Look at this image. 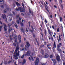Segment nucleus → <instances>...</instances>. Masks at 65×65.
Returning a JSON list of instances; mask_svg holds the SVG:
<instances>
[{
    "instance_id": "1",
    "label": "nucleus",
    "mask_w": 65,
    "mask_h": 65,
    "mask_svg": "<svg viewBox=\"0 0 65 65\" xmlns=\"http://www.w3.org/2000/svg\"><path fill=\"white\" fill-rule=\"evenodd\" d=\"M15 42L13 43V45L14 46H16L17 45V46L16 47V49L14 53V58L15 60H17L18 59V57H19V55H20V51H19V46L18 45V43L17 42V41L16 40H15Z\"/></svg>"
},
{
    "instance_id": "2",
    "label": "nucleus",
    "mask_w": 65,
    "mask_h": 65,
    "mask_svg": "<svg viewBox=\"0 0 65 65\" xmlns=\"http://www.w3.org/2000/svg\"><path fill=\"white\" fill-rule=\"evenodd\" d=\"M26 43L27 46L25 45V50L27 51V50L29 49V47L30 46V44L29 42L28 41H27Z\"/></svg>"
},
{
    "instance_id": "3",
    "label": "nucleus",
    "mask_w": 65,
    "mask_h": 65,
    "mask_svg": "<svg viewBox=\"0 0 65 65\" xmlns=\"http://www.w3.org/2000/svg\"><path fill=\"white\" fill-rule=\"evenodd\" d=\"M15 10H16V11H19V10H20L21 12H25V9L21 7H18V8H16L15 9Z\"/></svg>"
},
{
    "instance_id": "4",
    "label": "nucleus",
    "mask_w": 65,
    "mask_h": 65,
    "mask_svg": "<svg viewBox=\"0 0 65 65\" xmlns=\"http://www.w3.org/2000/svg\"><path fill=\"white\" fill-rule=\"evenodd\" d=\"M56 55H57L56 57ZM56 57V59L57 61L58 62H61V59H60V57L59 55H58V54H56L55 55Z\"/></svg>"
},
{
    "instance_id": "5",
    "label": "nucleus",
    "mask_w": 65,
    "mask_h": 65,
    "mask_svg": "<svg viewBox=\"0 0 65 65\" xmlns=\"http://www.w3.org/2000/svg\"><path fill=\"white\" fill-rule=\"evenodd\" d=\"M39 59L38 57H37L36 58V60L35 61V65H38V63H39Z\"/></svg>"
},
{
    "instance_id": "6",
    "label": "nucleus",
    "mask_w": 65,
    "mask_h": 65,
    "mask_svg": "<svg viewBox=\"0 0 65 65\" xmlns=\"http://www.w3.org/2000/svg\"><path fill=\"white\" fill-rule=\"evenodd\" d=\"M47 28L48 29V31L49 34L50 36H52V35H53V32H51V30H50V28H49V27H47Z\"/></svg>"
},
{
    "instance_id": "7",
    "label": "nucleus",
    "mask_w": 65,
    "mask_h": 65,
    "mask_svg": "<svg viewBox=\"0 0 65 65\" xmlns=\"http://www.w3.org/2000/svg\"><path fill=\"white\" fill-rule=\"evenodd\" d=\"M60 46H59V45H57V50L58 52H59L60 53H61L62 52V50L61 49H60Z\"/></svg>"
},
{
    "instance_id": "8",
    "label": "nucleus",
    "mask_w": 65,
    "mask_h": 65,
    "mask_svg": "<svg viewBox=\"0 0 65 65\" xmlns=\"http://www.w3.org/2000/svg\"><path fill=\"white\" fill-rule=\"evenodd\" d=\"M3 25L4 26V28L5 31H7V29L6 28L7 26H6V24L5 23H3Z\"/></svg>"
},
{
    "instance_id": "9",
    "label": "nucleus",
    "mask_w": 65,
    "mask_h": 65,
    "mask_svg": "<svg viewBox=\"0 0 65 65\" xmlns=\"http://www.w3.org/2000/svg\"><path fill=\"white\" fill-rule=\"evenodd\" d=\"M56 42H54V44L53 45V51L54 52H55V48H56Z\"/></svg>"
},
{
    "instance_id": "10",
    "label": "nucleus",
    "mask_w": 65,
    "mask_h": 65,
    "mask_svg": "<svg viewBox=\"0 0 65 65\" xmlns=\"http://www.w3.org/2000/svg\"><path fill=\"white\" fill-rule=\"evenodd\" d=\"M31 54V51H29L27 52V53H26L25 56H30Z\"/></svg>"
},
{
    "instance_id": "11",
    "label": "nucleus",
    "mask_w": 65,
    "mask_h": 65,
    "mask_svg": "<svg viewBox=\"0 0 65 65\" xmlns=\"http://www.w3.org/2000/svg\"><path fill=\"white\" fill-rule=\"evenodd\" d=\"M44 4L45 5L46 7H45V9H46V10H47V11L49 12V13H50V11H49V10L47 9H48V7H47V5H46L45 3H44Z\"/></svg>"
},
{
    "instance_id": "12",
    "label": "nucleus",
    "mask_w": 65,
    "mask_h": 65,
    "mask_svg": "<svg viewBox=\"0 0 65 65\" xmlns=\"http://www.w3.org/2000/svg\"><path fill=\"white\" fill-rule=\"evenodd\" d=\"M43 57L45 58H48V55L47 54L45 53Z\"/></svg>"
},
{
    "instance_id": "13",
    "label": "nucleus",
    "mask_w": 65,
    "mask_h": 65,
    "mask_svg": "<svg viewBox=\"0 0 65 65\" xmlns=\"http://www.w3.org/2000/svg\"><path fill=\"white\" fill-rule=\"evenodd\" d=\"M18 39L19 43H21V37L20 35L18 36Z\"/></svg>"
},
{
    "instance_id": "14",
    "label": "nucleus",
    "mask_w": 65,
    "mask_h": 65,
    "mask_svg": "<svg viewBox=\"0 0 65 65\" xmlns=\"http://www.w3.org/2000/svg\"><path fill=\"white\" fill-rule=\"evenodd\" d=\"M29 10L30 13L31 14L32 16H33V12L32 11L31 12V9H30V8H29Z\"/></svg>"
},
{
    "instance_id": "15",
    "label": "nucleus",
    "mask_w": 65,
    "mask_h": 65,
    "mask_svg": "<svg viewBox=\"0 0 65 65\" xmlns=\"http://www.w3.org/2000/svg\"><path fill=\"white\" fill-rule=\"evenodd\" d=\"M31 29H29V31H30L31 33H33V32H34V28H33V27L32 26H31Z\"/></svg>"
},
{
    "instance_id": "16",
    "label": "nucleus",
    "mask_w": 65,
    "mask_h": 65,
    "mask_svg": "<svg viewBox=\"0 0 65 65\" xmlns=\"http://www.w3.org/2000/svg\"><path fill=\"white\" fill-rule=\"evenodd\" d=\"M2 17L3 19H5L6 18V15L4 14L2 15Z\"/></svg>"
},
{
    "instance_id": "17",
    "label": "nucleus",
    "mask_w": 65,
    "mask_h": 65,
    "mask_svg": "<svg viewBox=\"0 0 65 65\" xmlns=\"http://www.w3.org/2000/svg\"><path fill=\"white\" fill-rule=\"evenodd\" d=\"M52 61H53L54 63L53 65H56V59H53Z\"/></svg>"
},
{
    "instance_id": "18",
    "label": "nucleus",
    "mask_w": 65,
    "mask_h": 65,
    "mask_svg": "<svg viewBox=\"0 0 65 65\" xmlns=\"http://www.w3.org/2000/svg\"><path fill=\"white\" fill-rule=\"evenodd\" d=\"M59 39L58 40V42H60V40H62V39L61 38V35H59Z\"/></svg>"
},
{
    "instance_id": "19",
    "label": "nucleus",
    "mask_w": 65,
    "mask_h": 65,
    "mask_svg": "<svg viewBox=\"0 0 65 65\" xmlns=\"http://www.w3.org/2000/svg\"><path fill=\"white\" fill-rule=\"evenodd\" d=\"M51 45V44H49L48 45H47V47L49 49H50V50H51V47L50 46L49 47V46H50Z\"/></svg>"
},
{
    "instance_id": "20",
    "label": "nucleus",
    "mask_w": 65,
    "mask_h": 65,
    "mask_svg": "<svg viewBox=\"0 0 65 65\" xmlns=\"http://www.w3.org/2000/svg\"><path fill=\"white\" fill-rule=\"evenodd\" d=\"M13 29L11 27L10 28H9L8 29V31L9 32V33H10V32L11 31H12V30Z\"/></svg>"
},
{
    "instance_id": "21",
    "label": "nucleus",
    "mask_w": 65,
    "mask_h": 65,
    "mask_svg": "<svg viewBox=\"0 0 65 65\" xmlns=\"http://www.w3.org/2000/svg\"><path fill=\"white\" fill-rule=\"evenodd\" d=\"M17 6H21V4H20L18 2H17L16 1L15 2Z\"/></svg>"
},
{
    "instance_id": "22",
    "label": "nucleus",
    "mask_w": 65,
    "mask_h": 65,
    "mask_svg": "<svg viewBox=\"0 0 65 65\" xmlns=\"http://www.w3.org/2000/svg\"><path fill=\"white\" fill-rule=\"evenodd\" d=\"M25 63H26V60L24 59L23 60L22 65H24V64H25Z\"/></svg>"
},
{
    "instance_id": "23",
    "label": "nucleus",
    "mask_w": 65,
    "mask_h": 65,
    "mask_svg": "<svg viewBox=\"0 0 65 65\" xmlns=\"http://www.w3.org/2000/svg\"><path fill=\"white\" fill-rule=\"evenodd\" d=\"M41 50L42 54V55H44V51L43 50H42V49H41Z\"/></svg>"
},
{
    "instance_id": "24",
    "label": "nucleus",
    "mask_w": 65,
    "mask_h": 65,
    "mask_svg": "<svg viewBox=\"0 0 65 65\" xmlns=\"http://www.w3.org/2000/svg\"><path fill=\"white\" fill-rule=\"evenodd\" d=\"M14 26L15 27L17 28V29H18V25L16 24V23H15V25H14Z\"/></svg>"
},
{
    "instance_id": "25",
    "label": "nucleus",
    "mask_w": 65,
    "mask_h": 65,
    "mask_svg": "<svg viewBox=\"0 0 65 65\" xmlns=\"http://www.w3.org/2000/svg\"><path fill=\"white\" fill-rule=\"evenodd\" d=\"M30 56L31 58L32 61H34V59H33V57H32V55H30Z\"/></svg>"
},
{
    "instance_id": "26",
    "label": "nucleus",
    "mask_w": 65,
    "mask_h": 65,
    "mask_svg": "<svg viewBox=\"0 0 65 65\" xmlns=\"http://www.w3.org/2000/svg\"><path fill=\"white\" fill-rule=\"evenodd\" d=\"M63 20L62 19V17H60V22H62Z\"/></svg>"
},
{
    "instance_id": "27",
    "label": "nucleus",
    "mask_w": 65,
    "mask_h": 65,
    "mask_svg": "<svg viewBox=\"0 0 65 65\" xmlns=\"http://www.w3.org/2000/svg\"><path fill=\"white\" fill-rule=\"evenodd\" d=\"M24 56H25V54H24L21 57V58H22V59H23L24 57Z\"/></svg>"
},
{
    "instance_id": "28",
    "label": "nucleus",
    "mask_w": 65,
    "mask_h": 65,
    "mask_svg": "<svg viewBox=\"0 0 65 65\" xmlns=\"http://www.w3.org/2000/svg\"><path fill=\"white\" fill-rule=\"evenodd\" d=\"M20 24L21 25V26H23V23L21 21L20 22Z\"/></svg>"
},
{
    "instance_id": "29",
    "label": "nucleus",
    "mask_w": 65,
    "mask_h": 65,
    "mask_svg": "<svg viewBox=\"0 0 65 65\" xmlns=\"http://www.w3.org/2000/svg\"><path fill=\"white\" fill-rule=\"evenodd\" d=\"M16 23H17L18 24H20V22H19V20H17L16 21Z\"/></svg>"
},
{
    "instance_id": "30",
    "label": "nucleus",
    "mask_w": 65,
    "mask_h": 65,
    "mask_svg": "<svg viewBox=\"0 0 65 65\" xmlns=\"http://www.w3.org/2000/svg\"><path fill=\"white\" fill-rule=\"evenodd\" d=\"M51 36L52 37H51V40L52 41H53L54 40V39L53 38V36L52 35V36Z\"/></svg>"
},
{
    "instance_id": "31",
    "label": "nucleus",
    "mask_w": 65,
    "mask_h": 65,
    "mask_svg": "<svg viewBox=\"0 0 65 65\" xmlns=\"http://www.w3.org/2000/svg\"><path fill=\"white\" fill-rule=\"evenodd\" d=\"M19 17H20V15H19V14L16 15L17 18H19Z\"/></svg>"
},
{
    "instance_id": "32",
    "label": "nucleus",
    "mask_w": 65,
    "mask_h": 65,
    "mask_svg": "<svg viewBox=\"0 0 65 65\" xmlns=\"http://www.w3.org/2000/svg\"><path fill=\"white\" fill-rule=\"evenodd\" d=\"M9 20L10 21H12V18L11 17H10L9 18Z\"/></svg>"
},
{
    "instance_id": "33",
    "label": "nucleus",
    "mask_w": 65,
    "mask_h": 65,
    "mask_svg": "<svg viewBox=\"0 0 65 65\" xmlns=\"http://www.w3.org/2000/svg\"><path fill=\"white\" fill-rule=\"evenodd\" d=\"M21 31H22V32H23V31H24V28H23V27L21 28Z\"/></svg>"
},
{
    "instance_id": "34",
    "label": "nucleus",
    "mask_w": 65,
    "mask_h": 65,
    "mask_svg": "<svg viewBox=\"0 0 65 65\" xmlns=\"http://www.w3.org/2000/svg\"><path fill=\"white\" fill-rule=\"evenodd\" d=\"M45 35V36L46 35V30H45V32H44Z\"/></svg>"
},
{
    "instance_id": "35",
    "label": "nucleus",
    "mask_w": 65,
    "mask_h": 65,
    "mask_svg": "<svg viewBox=\"0 0 65 65\" xmlns=\"http://www.w3.org/2000/svg\"><path fill=\"white\" fill-rule=\"evenodd\" d=\"M4 13H6V12H7V10H5L4 11Z\"/></svg>"
},
{
    "instance_id": "36",
    "label": "nucleus",
    "mask_w": 65,
    "mask_h": 65,
    "mask_svg": "<svg viewBox=\"0 0 65 65\" xmlns=\"http://www.w3.org/2000/svg\"><path fill=\"white\" fill-rule=\"evenodd\" d=\"M1 30H2V26H0V32L1 31Z\"/></svg>"
},
{
    "instance_id": "37",
    "label": "nucleus",
    "mask_w": 65,
    "mask_h": 65,
    "mask_svg": "<svg viewBox=\"0 0 65 65\" xmlns=\"http://www.w3.org/2000/svg\"><path fill=\"white\" fill-rule=\"evenodd\" d=\"M1 8H4V6H3V5H1Z\"/></svg>"
},
{
    "instance_id": "38",
    "label": "nucleus",
    "mask_w": 65,
    "mask_h": 65,
    "mask_svg": "<svg viewBox=\"0 0 65 65\" xmlns=\"http://www.w3.org/2000/svg\"><path fill=\"white\" fill-rule=\"evenodd\" d=\"M50 58H51V59H52L53 58V55H52L50 56Z\"/></svg>"
},
{
    "instance_id": "39",
    "label": "nucleus",
    "mask_w": 65,
    "mask_h": 65,
    "mask_svg": "<svg viewBox=\"0 0 65 65\" xmlns=\"http://www.w3.org/2000/svg\"><path fill=\"white\" fill-rule=\"evenodd\" d=\"M12 24H11V25H9V24H8V26L9 27V28H10V26H12Z\"/></svg>"
},
{
    "instance_id": "40",
    "label": "nucleus",
    "mask_w": 65,
    "mask_h": 65,
    "mask_svg": "<svg viewBox=\"0 0 65 65\" xmlns=\"http://www.w3.org/2000/svg\"><path fill=\"white\" fill-rule=\"evenodd\" d=\"M40 34H41L42 36V37H43V34H42V32H40Z\"/></svg>"
},
{
    "instance_id": "41",
    "label": "nucleus",
    "mask_w": 65,
    "mask_h": 65,
    "mask_svg": "<svg viewBox=\"0 0 65 65\" xmlns=\"http://www.w3.org/2000/svg\"><path fill=\"white\" fill-rule=\"evenodd\" d=\"M22 5L23 6V8H25V7L24 6V5L23 4V3H22Z\"/></svg>"
},
{
    "instance_id": "42",
    "label": "nucleus",
    "mask_w": 65,
    "mask_h": 65,
    "mask_svg": "<svg viewBox=\"0 0 65 65\" xmlns=\"http://www.w3.org/2000/svg\"><path fill=\"white\" fill-rule=\"evenodd\" d=\"M41 64L42 65H46V64H45V63H41Z\"/></svg>"
},
{
    "instance_id": "43",
    "label": "nucleus",
    "mask_w": 65,
    "mask_h": 65,
    "mask_svg": "<svg viewBox=\"0 0 65 65\" xmlns=\"http://www.w3.org/2000/svg\"><path fill=\"white\" fill-rule=\"evenodd\" d=\"M11 61L10 60H9L8 61V64H9L10 63H11Z\"/></svg>"
},
{
    "instance_id": "44",
    "label": "nucleus",
    "mask_w": 65,
    "mask_h": 65,
    "mask_svg": "<svg viewBox=\"0 0 65 65\" xmlns=\"http://www.w3.org/2000/svg\"><path fill=\"white\" fill-rule=\"evenodd\" d=\"M44 47V45H41L40 46V47Z\"/></svg>"
},
{
    "instance_id": "45",
    "label": "nucleus",
    "mask_w": 65,
    "mask_h": 65,
    "mask_svg": "<svg viewBox=\"0 0 65 65\" xmlns=\"http://www.w3.org/2000/svg\"><path fill=\"white\" fill-rule=\"evenodd\" d=\"M4 64H7V61L5 62Z\"/></svg>"
},
{
    "instance_id": "46",
    "label": "nucleus",
    "mask_w": 65,
    "mask_h": 65,
    "mask_svg": "<svg viewBox=\"0 0 65 65\" xmlns=\"http://www.w3.org/2000/svg\"><path fill=\"white\" fill-rule=\"evenodd\" d=\"M57 31L58 32H59V28H57Z\"/></svg>"
},
{
    "instance_id": "47",
    "label": "nucleus",
    "mask_w": 65,
    "mask_h": 65,
    "mask_svg": "<svg viewBox=\"0 0 65 65\" xmlns=\"http://www.w3.org/2000/svg\"><path fill=\"white\" fill-rule=\"evenodd\" d=\"M45 21L46 23H47V21H46V19H45Z\"/></svg>"
},
{
    "instance_id": "48",
    "label": "nucleus",
    "mask_w": 65,
    "mask_h": 65,
    "mask_svg": "<svg viewBox=\"0 0 65 65\" xmlns=\"http://www.w3.org/2000/svg\"><path fill=\"white\" fill-rule=\"evenodd\" d=\"M35 39L36 40V42H37V43H38V41H37V39L35 38Z\"/></svg>"
},
{
    "instance_id": "49",
    "label": "nucleus",
    "mask_w": 65,
    "mask_h": 65,
    "mask_svg": "<svg viewBox=\"0 0 65 65\" xmlns=\"http://www.w3.org/2000/svg\"><path fill=\"white\" fill-rule=\"evenodd\" d=\"M12 13H13V14H14V15H15V13L13 11L12 12Z\"/></svg>"
},
{
    "instance_id": "50",
    "label": "nucleus",
    "mask_w": 65,
    "mask_h": 65,
    "mask_svg": "<svg viewBox=\"0 0 65 65\" xmlns=\"http://www.w3.org/2000/svg\"><path fill=\"white\" fill-rule=\"evenodd\" d=\"M60 5L61 6V7H63L64 6L63 5L61 4V3H60Z\"/></svg>"
},
{
    "instance_id": "51",
    "label": "nucleus",
    "mask_w": 65,
    "mask_h": 65,
    "mask_svg": "<svg viewBox=\"0 0 65 65\" xmlns=\"http://www.w3.org/2000/svg\"><path fill=\"white\" fill-rule=\"evenodd\" d=\"M23 46H24V44H22L21 45V47H23Z\"/></svg>"
},
{
    "instance_id": "52",
    "label": "nucleus",
    "mask_w": 65,
    "mask_h": 65,
    "mask_svg": "<svg viewBox=\"0 0 65 65\" xmlns=\"http://www.w3.org/2000/svg\"><path fill=\"white\" fill-rule=\"evenodd\" d=\"M40 2L43 5V2H42L41 1Z\"/></svg>"
},
{
    "instance_id": "53",
    "label": "nucleus",
    "mask_w": 65,
    "mask_h": 65,
    "mask_svg": "<svg viewBox=\"0 0 65 65\" xmlns=\"http://www.w3.org/2000/svg\"><path fill=\"white\" fill-rule=\"evenodd\" d=\"M50 17L51 18H53V16L52 14L51 15H50Z\"/></svg>"
},
{
    "instance_id": "54",
    "label": "nucleus",
    "mask_w": 65,
    "mask_h": 65,
    "mask_svg": "<svg viewBox=\"0 0 65 65\" xmlns=\"http://www.w3.org/2000/svg\"><path fill=\"white\" fill-rule=\"evenodd\" d=\"M14 51V50H13L11 52V53H13Z\"/></svg>"
},
{
    "instance_id": "55",
    "label": "nucleus",
    "mask_w": 65,
    "mask_h": 65,
    "mask_svg": "<svg viewBox=\"0 0 65 65\" xmlns=\"http://www.w3.org/2000/svg\"><path fill=\"white\" fill-rule=\"evenodd\" d=\"M54 6L55 8H57V6H56V5H54Z\"/></svg>"
},
{
    "instance_id": "56",
    "label": "nucleus",
    "mask_w": 65,
    "mask_h": 65,
    "mask_svg": "<svg viewBox=\"0 0 65 65\" xmlns=\"http://www.w3.org/2000/svg\"><path fill=\"white\" fill-rule=\"evenodd\" d=\"M60 56H61V57H63V54H61Z\"/></svg>"
},
{
    "instance_id": "57",
    "label": "nucleus",
    "mask_w": 65,
    "mask_h": 65,
    "mask_svg": "<svg viewBox=\"0 0 65 65\" xmlns=\"http://www.w3.org/2000/svg\"><path fill=\"white\" fill-rule=\"evenodd\" d=\"M26 31L27 32H28V29H27V28H26Z\"/></svg>"
},
{
    "instance_id": "58",
    "label": "nucleus",
    "mask_w": 65,
    "mask_h": 65,
    "mask_svg": "<svg viewBox=\"0 0 65 65\" xmlns=\"http://www.w3.org/2000/svg\"><path fill=\"white\" fill-rule=\"evenodd\" d=\"M10 15L11 16V17H13V15L12 14H10Z\"/></svg>"
},
{
    "instance_id": "59",
    "label": "nucleus",
    "mask_w": 65,
    "mask_h": 65,
    "mask_svg": "<svg viewBox=\"0 0 65 65\" xmlns=\"http://www.w3.org/2000/svg\"><path fill=\"white\" fill-rule=\"evenodd\" d=\"M21 15H23V16H24V14L23 13H22L21 14Z\"/></svg>"
},
{
    "instance_id": "60",
    "label": "nucleus",
    "mask_w": 65,
    "mask_h": 65,
    "mask_svg": "<svg viewBox=\"0 0 65 65\" xmlns=\"http://www.w3.org/2000/svg\"><path fill=\"white\" fill-rule=\"evenodd\" d=\"M44 45H46V42H44Z\"/></svg>"
},
{
    "instance_id": "61",
    "label": "nucleus",
    "mask_w": 65,
    "mask_h": 65,
    "mask_svg": "<svg viewBox=\"0 0 65 65\" xmlns=\"http://www.w3.org/2000/svg\"><path fill=\"white\" fill-rule=\"evenodd\" d=\"M28 59H29V60H31V59H30V57H29V58H28Z\"/></svg>"
},
{
    "instance_id": "62",
    "label": "nucleus",
    "mask_w": 65,
    "mask_h": 65,
    "mask_svg": "<svg viewBox=\"0 0 65 65\" xmlns=\"http://www.w3.org/2000/svg\"><path fill=\"white\" fill-rule=\"evenodd\" d=\"M13 6H14V7H15V4H13Z\"/></svg>"
},
{
    "instance_id": "63",
    "label": "nucleus",
    "mask_w": 65,
    "mask_h": 65,
    "mask_svg": "<svg viewBox=\"0 0 65 65\" xmlns=\"http://www.w3.org/2000/svg\"><path fill=\"white\" fill-rule=\"evenodd\" d=\"M19 20L21 21V18L20 17L19 18Z\"/></svg>"
},
{
    "instance_id": "64",
    "label": "nucleus",
    "mask_w": 65,
    "mask_h": 65,
    "mask_svg": "<svg viewBox=\"0 0 65 65\" xmlns=\"http://www.w3.org/2000/svg\"><path fill=\"white\" fill-rule=\"evenodd\" d=\"M63 65H65V62H63Z\"/></svg>"
}]
</instances>
